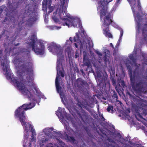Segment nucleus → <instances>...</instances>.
<instances>
[{
  "label": "nucleus",
  "instance_id": "nucleus-1",
  "mask_svg": "<svg viewBox=\"0 0 147 147\" xmlns=\"http://www.w3.org/2000/svg\"><path fill=\"white\" fill-rule=\"evenodd\" d=\"M33 71L32 64L30 63L23 64L19 66V90L29 98H32V96L29 90L27 89L26 86H32L36 91L37 95L39 98H43V95L39 91V89L35 86L32 82Z\"/></svg>",
  "mask_w": 147,
  "mask_h": 147
},
{
  "label": "nucleus",
  "instance_id": "nucleus-2",
  "mask_svg": "<svg viewBox=\"0 0 147 147\" xmlns=\"http://www.w3.org/2000/svg\"><path fill=\"white\" fill-rule=\"evenodd\" d=\"M48 48L50 52L56 53L58 57L57 64V74L55 81V86L57 91L59 93L62 100H63L64 95L63 92L61 91L62 88L60 86L59 80L60 75L62 77L64 76V72L60 70V69H63L61 63L62 60L64 59L63 55V51L60 46H58L55 44L49 45Z\"/></svg>",
  "mask_w": 147,
  "mask_h": 147
},
{
  "label": "nucleus",
  "instance_id": "nucleus-3",
  "mask_svg": "<svg viewBox=\"0 0 147 147\" xmlns=\"http://www.w3.org/2000/svg\"><path fill=\"white\" fill-rule=\"evenodd\" d=\"M2 49L0 45V61L2 67V72L7 80L11 82V84L18 89V78L14 77L9 68V61L7 59L6 56L2 57L1 53Z\"/></svg>",
  "mask_w": 147,
  "mask_h": 147
},
{
  "label": "nucleus",
  "instance_id": "nucleus-4",
  "mask_svg": "<svg viewBox=\"0 0 147 147\" xmlns=\"http://www.w3.org/2000/svg\"><path fill=\"white\" fill-rule=\"evenodd\" d=\"M37 40L36 36L34 35H32L31 37V39L29 41L27 42L26 43L28 45V46L31 47L32 50L37 55H42L45 53V47L44 44L42 42H39V46L38 47L37 46H36V42Z\"/></svg>",
  "mask_w": 147,
  "mask_h": 147
},
{
  "label": "nucleus",
  "instance_id": "nucleus-5",
  "mask_svg": "<svg viewBox=\"0 0 147 147\" xmlns=\"http://www.w3.org/2000/svg\"><path fill=\"white\" fill-rule=\"evenodd\" d=\"M34 106V103L30 102L28 104H24L19 107V119L25 130L27 132L28 131V129L27 127L26 122V118L25 112Z\"/></svg>",
  "mask_w": 147,
  "mask_h": 147
},
{
  "label": "nucleus",
  "instance_id": "nucleus-6",
  "mask_svg": "<svg viewBox=\"0 0 147 147\" xmlns=\"http://www.w3.org/2000/svg\"><path fill=\"white\" fill-rule=\"evenodd\" d=\"M132 88L135 93L139 95L147 93V79L145 81L140 78L136 80Z\"/></svg>",
  "mask_w": 147,
  "mask_h": 147
},
{
  "label": "nucleus",
  "instance_id": "nucleus-7",
  "mask_svg": "<svg viewBox=\"0 0 147 147\" xmlns=\"http://www.w3.org/2000/svg\"><path fill=\"white\" fill-rule=\"evenodd\" d=\"M66 13L65 11L62 10L61 12V9L59 10V14L61 19L62 21V23L63 26H67L68 27L73 26L75 27L77 26V23L75 21V20L71 18L70 20L65 18Z\"/></svg>",
  "mask_w": 147,
  "mask_h": 147
},
{
  "label": "nucleus",
  "instance_id": "nucleus-8",
  "mask_svg": "<svg viewBox=\"0 0 147 147\" xmlns=\"http://www.w3.org/2000/svg\"><path fill=\"white\" fill-rule=\"evenodd\" d=\"M52 2L51 0H44L42 1V10L45 12L44 15L45 19L54 9L55 6H51Z\"/></svg>",
  "mask_w": 147,
  "mask_h": 147
},
{
  "label": "nucleus",
  "instance_id": "nucleus-9",
  "mask_svg": "<svg viewBox=\"0 0 147 147\" xmlns=\"http://www.w3.org/2000/svg\"><path fill=\"white\" fill-rule=\"evenodd\" d=\"M126 66L128 71L130 79V85L132 87L134 83L136 82V77L137 74L136 71L137 69H135L132 72L130 64H127Z\"/></svg>",
  "mask_w": 147,
  "mask_h": 147
},
{
  "label": "nucleus",
  "instance_id": "nucleus-10",
  "mask_svg": "<svg viewBox=\"0 0 147 147\" xmlns=\"http://www.w3.org/2000/svg\"><path fill=\"white\" fill-rule=\"evenodd\" d=\"M98 80L99 83V85L100 87V90L101 91H105L106 90V86L108 85L109 86V83L105 82V80L104 79L100 74H97Z\"/></svg>",
  "mask_w": 147,
  "mask_h": 147
},
{
  "label": "nucleus",
  "instance_id": "nucleus-11",
  "mask_svg": "<svg viewBox=\"0 0 147 147\" xmlns=\"http://www.w3.org/2000/svg\"><path fill=\"white\" fill-rule=\"evenodd\" d=\"M77 113L78 117L83 121L88 122L89 121V116L84 109H81L80 111L77 112Z\"/></svg>",
  "mask_w": 147,
  "mask_h": 147
},
{
  "label": "nucleus",
  "instance_id": "nucleus-12",
  "mask_svg": "<svg viewBox=\"0 0 147 147\" xmlns=\"http://www.w3.org/2000/svg\"><path fill=\"white\" fill-rule=\"evenodd\" d=\"M111 18V15L109 14L105 17L102 25L103 27H105L109 26L110 24L113 22Z\"/></svg>",
  "mask_w": 147,
  "mask_h": 147
},
{
  "label": "nucleus",
  "instance_id": "nucleus-13",
  "mask_svg": "<svg viewBox=\"0 0 147 147\" xmlns=\"http://www.w3.org/2000/svg\"><path fill=\"white\" fill-rule=\"evenodd\" d=\"M18 53L17 52H16L15 54H13V55L14 56L16 55L15 57H14L13 59V61L14 63L15 67L16 69V71L17 74H18Z\"/></svg>",
  "mask_w": 147,
  "mask_h": 147
},
{
  "label": "nucleus",
  "instance_id": "nucleus-14",
  "mask_svg": "<svg viewBox=\"0 0 147 147\" xmlns=\"http://www.w3.org/2000/svg\"><path fill=\"white\" fill-rule=\"evenodd\" d=\"M77 84L78 87L79 88H82L85 86L88 87L89 86L87 82L84 80H83L81 78H78L77 80Z\"/></svg>",
  "mask_w": 147,
  "mask_h": 147
},
{
  "label": "nucleus",
  "instance_id": "nucleus-15",
  "mask_svg": "<svg viewBox=\"0 0 147 147\" xmlns=\"http://www.w3.org/2000/svg\"><path fill=\"white\" fill-rule=\"evenodd\" d=\"M131 99L138 105H140L141 102V99L139 97L134 95L132 96L130 93L129 94Z\"/></svg>",
  "mask_w": 147,
  "mask_h": 147
},
{
  "label": "nucleus",
  "instance_id": "nucleus-16",
  "mask_svg": "<svg viewBox=\"0 0 147 147\" xmlns=\"http://www.w3.org/2000/svg\"><path fill=\"white\" fill-rule=\"evenodd\" d=\"M106 27V28L103 30L104 34L109 38H112L113 36L109 31V27Z\"/></svg>",
  "mask_w": 147,
  "mask_h": 147
},
{
  "label": "nucleus",
  "instance_id": "nucleus-17",
  "mask_svg": "<svg viewBox=\"0 0 147 147\" xmlns=\"http://www.w3.org/2000/svg\"><path fill=\"white\" fill-rule=\"evenodd\" d=\"M142 30V35L144 36V39L146 40V37H147V24H144Z\"/></svg>",
  "mask_w": 147,
  "mask_h": 147
},
{
  "label": "nucleus",
  "instance_id": "nucleus-18",
  "mask_svg": "<svg viewBox=\"0 0 147 147\" xmlns=\"http://www.w3.org/2000/svg\"><path fill=\"white\" fill-rule=\"evenodd\" d=\"M107 9L103 7L101 10L100 12V20H102V17L105 16L107 13Z\"/></svg>",
  "mask_w": 147,
  "mask_h": 147
},
{
  "label": "nucleus",
  "instance_id": "nucleus-19",
  "mask_svg": "<svg viewBox=\"0 0 147 147\" xmlns=\"http://www.w3.org/2000/svg\"><path fill=\"white\" fill-rule=\"evenodd\" d=\"M137 18L138 20V21L137 22V29L138 31H139L141 29V24L140 23V21L141 17L139 13L137 14Z\"/></svg>",
  "mask_w": 147,
  "mask_h": 147
},
{
  "label": "nucleus",
  "instance_id": "nucleus-20",
  "mask_svg": "<svg viewBox=\"0 0 147 147\" xmlns=\"http://www.w3.org/2000/svg\"><path fill=\"white\" fill-rule=\"evenodd\" d=\"M18 51L17 49H14L12 50L11 49H9L8 48H6L5 52L6 54L7 55H10V54L11 53H12L13 52H16V51Z\"/></svg>",
  "mask_w": 147,
  "mask_h": 147
},
{
  "label": "nucleus",
  "instance_id": "nucleus-21",
  "mask_svg": "<svg viewBox=\"0 0 147 147\" xmlns=\"http://www.w3.org/2000/svg\"><path fill=\"white\" fill-rule=\"evenodd\" d=\"M36 19V17L35 16L31 17L27 20V23L29 25H31L35 21Z\"/></svg>",
  "mask_w": 147,
  "mask_h": 147
},
{
  "label": "nucleus",
  "instance_id": "nucleus-22",
  "mask_svg": "<svg viewBox=\"0 0 147 147\" xmlns=\"http://www.w3.org/2000/svg\"><path fill=\"white\" fill-rule=\"evenodd\" d=\"M29 129L31 130L32 132V136H36V133L35 131V130L33 128V126L32 125L29 124Z\"/></svg>",
  "mask_w": 147,
  "mask_h": 147
},
{
  "label": "nucleus",
  "instance_id": "nucleus-23",
  "mask_svg": "<svg viewBox=\"0 0 147 147\" xmlns=\"http://www.w3.org/2000/svg\"><path fill=\"white\" fill-rule=\"evenodd\" d=\"M74 40L75 42H79L81 41V40L79 36L78 33H76V36H75L74 38Z\"/></svg>",
  "mask_w": 147,
  "mask_h": 147
},
{
  "label": "nucleus",
  "instance_id": "nucleus-24",
  "mask_svg": "<svg viewBox=\"0 0 147 147\" xmlns=\"http://www.w3.org/2000/svg\"><path fill=\"white\" fill-rule=\"evenodd\" d=\"M128 1L132 9L133 10L136 3V0H128Z\"/></svg>",
  "mask_w": 147,
  "mask_h": 147
},
{
  "label": "nucleus",
  "instance_id": "nucleus-25",
  "mask_svg": "<svg viewBox=\"0 0 147 147\" xmlns=\"http://www.w3.org/2000/svg\"><path fill=\"white\" fill-rule=\"evenodd\" d=\"M83 62L84 65L86 66L89 67L90 65V63L88 60L85 58V56H84L83 58Z\"/></svg>",
  "mask_w": 147,
  "mask_h": 147
},
{
  "label": "nucleus",
  "instance_id": "nucleus-26",
  "mask_svg": "<svg viewBox=\"0 0 147 147\" xmlns=\"http://www.w3.org/2000/svg\"><path fill=\"white\" fill-rule=\"evenodd\" d=\"M67 139L71 143H74V142L76 141L74 137L69 136H67Z\"/></svg>",
  "mask_w": 147,
  "mask_h": 147
},
{
  "label": "nucleus",
  "instance_id": "nucleus-27",
  "mask_svg": "<svg viewBox=\"0 0 147 147\" xmlns=\"http://www.w3.org/2000/svg\"><path fill=\"white\" fill-rule=\"evenodd\" d=\"M129 59L132 61L134 63H136V59L134 57V54H130L129 55Z\"/></svg>",
  "mask_w": 147,
  "mask_h": 147
},
{
  "label": "nucleus",
  "instance_id": "nucleus-28",
  "mask_svg": "<svg viewBox=\"0 0 147 147\" xmlns=\"http://www.w3.org/2000/svg\"><path fill=\"white\" fill-rule=\"evenodd\" d=\"M64 127L66 129L67 132H71L73 131V129L69 126L68 124V125L65 124Z\"/></svg>",
  "mask_w": 147,
  "mask_h": 147
},
{
  "label": "nucleus",
  "instance_id": "nucleus-29",
  "mask_svg": "<svg viewBox=\"0 0 147 147\" xmlns=\"http://www.w3.org/2000/svg\"><path fill=\"white\" fill-rule=\"evenodd\" d=\"M107 110L109 112H110L111 110L112 113H114V110H113V106L108 104V106L107 108Z\"/></svg>",
  "mask_w": 147,
  "mask_h": 147
},
{
  "label": "nucleus",
  "instance_id": "nucleus-30",
  "mask_svg": "<svg viewBox=\"0 0 147 147\" xmlns=\"http://www.w3.org/2000/svg\"><path fill=\"white\" fill-rule=\"evenodd\" d=\"M21 51L22 53H24L25 54L27 55L30 53V51L28 50V49L25 48L22 49Z\"/></svg>",
  "mask_w": 147,
  "mask_h": 147
},
{
  "label": "nucleus",
  "instance_id": "nucleus-31",
  "mask_svg": "<svg viewBox=\"0 0 147 147\" xmlns=\"http://www.w3.org/2000/svg\"><path fill=\"white\" fill-rule=\"evenodd\" d=\"M120 32H121V34H120V38H119V40L118 41V42L117 43V44H116V45L115 46V47L116 48H117L119 47V43H118V42L119 41V42L120 41V40L121 39V38L122 37V36L123 35V30H122V29H121V30Z\"/></svg>",
  "mask_w": 147,
  "mask_h": 147
},
{
  "label": "nucleus",
  "instance_id": "nucleus-32",
  "mask_svg": "<svg viewBox=\"0 0 147 147\" xmlns=\"http://www.w3.org/2000/svg\"><path fill=\"white\" fill-rule=\"evenodd\" d=\"M113 94L112 95V97L114 99H115L117 101L118 97L117 93L115 90L113 91Z\"/></svg>",
  "mask_w": 147,
  "mask_h": 147
},
{
  "label": "nucleus",
  "instance_id": "nucleus-33",
  "mask_svg": "<svg viewBox=\"0 0 147 147\" xmlns=\"http://www.w3.org/2000/svg\"><path fill=\"white\" fill-rule=\"evenodd\" d=\"M18 108H17L15 111L14 113V117L16 119H18Z\"/></svg>",
  "mask_w": 147,
  "mask_h": 147
},
{
  "label": "nucleus",
  "instance_id": "nucleus-34",
  "mask_svg": "<svg viewBox=\"0 0 147 147\" xmlns=\"http://www.w3.org/2000/svg\"><path fill=\"white\" fill-rule=\"evenodd\" d=\"M65 51L67 53L69 57L70 56H71V51L70 49L69 48H67L66 49H65Z\"/></svg>",
  "mask_w": 147,
  "mask_h": 147
},
{
  "label": "nucleus",
  "instance_id": "nucleus-35",
  "mask_svg": "<svg viewBox=\"0 0 147 147\" xmlns=\"http://www.w3.org/2000/svg\"><path fill=\"white\" fill-rule=\"evenodd\" d=\"M107 56H105L104 57V60L105 61V63L106 64L107 62H109V61L107 57Z\"/></svg>",
  "mask_w": 147,
  "mask_h": 147
},
{
  "label": "nucleus",
  "instance_id": "nucleus-36",
  "mask_svg": "<svg viewBox=\"0 0 147 147\" xmlns=\"http://www.w3.org/2000/svg\"><path fill=\"white\" fill-rule=\"evenodd\" d=\"M57 111H58L56 113V114L57 115H58V114H59V113L60 115H61L62 114V109L61 108L59 107Z\"/></svg>",
  "mask_w": 147,
  "mask_h": 147
},
{
  "label": "nucleus",
  "instance_id": "nucleus-37",
  "mask_svg": "<svg viewBox=\"0 0 147 147\" xmlns=\"http://www.w3.org/2000/svg\"><path fill=\"white\" fill-rule=\"evenodd\" d=\"M35 140H36V138L35 136H31V139L30 140V142H29L28 143H31V142H32L34 141L35 142Z\"/></svg>",
  "mask_w": 147,
  "mask_h": 147
},
{
  "label": "nucleus",
  "instance_id": "nucleus-38",
  "mask_svg": "<svg viewBox=\"0 0 147 147\" xmlns=\"http://www.w3.org/2000/svg\"><path fill=\"white\" fill-rule=\"evenodd\" d=\"M48 139L47 138H46L44 137L43 138H42L41 139V142L42 143L46 142L47 141H48Z\"/></svg>",
  "mask_w": 147,
  "mask_h": 147
},
{
  "label": "nucleus",
  "instance_id": "nucleus-39",
  "mask_svg": "<svg viewBox=\"0 0 147 147\" xmlns=\"http://www.w3.org/2000/svg\"><path fill=\"white\" fill-rule=\"evenodd\" d=\"M110 51L108 49L105 50V56H108L110 55Z\"/></svg>",
  "mask_w": 147,
  "mask_h": 147
},
{
  "label": "nucleus",
  "instance_id": "nucleus-40",
  "mask_svg": "<svg viewBox=\"0 0 147 147\" xmlns=\"http://www.w3.org/2000/svg\"><path fill=\"white\" fill-rule=\"evenodd\" d=\"M52 19L55 22H57L59 20L57 18L56 16H52Z\"/></svg>",
  "mask_w": 147,
  "mask_h": 147
},
{
  "label": "nucleus",
  "instance_id": "nucleus-41",
  "mask_svg": "<svg viewBox=\"0 0 147 147\" xmlns=\"http://www.w3.org/2000/svg\"><path fill=\"white\" fill-rule=\"evenodd\" d=\"M138 7L139 9H141V6L140 5V0H137Z\"/></svg>",
  "mask_w": 147,
  "mask_h": 147
},
{
  "label": "nucleus",
  "instance_id": "nucleus-42",
  "mask_svg": "<svg viewBox=\"0 0 147 147\" xmlns=\"http://www.w3.org/2000/svg\"><path fill=\"white\" fill-rule=\"evenodd\" d=\"M24 147H31V143H28V145H26V144H25L24 145Z\"/></svg>",
  "mask_w": 147,
  "mask_h": 147
},
{
  "label": "nucleus",
  "instance_id": "nucleus-43",
  "mask_svg": "<svg viewBox=\"0 0 147 147\" xmlns=\"http://www.w3.org/2000/svg\"><path fill=\"white\" fill-rule=\"evenodd\" d=\"M121 83L122 86L123 88H124L125 86V82H124L123 80H121Z\"/></svg>",
  "mask_w": 147,
  "mask_h": 147
},
{
  "label": "nucleus",
  "instance_id": "nucleus-44",
  "mask_svg": "<svg viewBox=\"0 0 147 147\" xmlns=\"http://www.w3.org/2000/svg\"><path fill=\"white\" fill-rule=\"evenodd\" d=\"M113 84L115 85L116 84V80L114 78H112L111 79Z\"/></svg>",
  "mask_w": 147,
  "mask_h": 147
},
{
  "label": "nucleus",
  "instance_id": "nucleus-45",
  "mask_svg": "<svg viewBox=\"0 0 147 147\" xmlns=\"http://www.w3.org/2000/svg\"><path fill=\"white\" fill-rule=\"evenodd\" d=\"M95 52L97 55H98L100 56H102V54L101 53L99 52V51H97V50L96 51H95Z\"/></svg>",
  "mask_w": 147,
  "mask_h": 147
},
{
  "label": "nucleus",
  "instance_id": "nucleus-46",
  "mask_svg": "<svg viewBox=\"0 0 147 147\" xmlns=\"http://www.w3.org/2000/svg\"><path fill=\"white\" fill-rule=\"evenodd\" d=\"M100 131L103 135H104L105 136H107V132L106 131H105L103 130H100Z\"/></svg>",
  "mask_w": 147,
  "mask_h": 147
},
{
  "label": "nucleus",
  "instance_id": "nucleus-47",
  "mask_svg": "<svg viewBox=\"0 0 147 147\" xmlns=\"http://www.w3.org/2000/svg\"><path fill=\"white\" fill-rule=\"evenodd\" d=\"M65 17H67L68 18H70V15L68 13L66 12V13H65Z\"/></svg>",
  "mask_w": 147,
  "mask_h": 147
},
{
  "label": "nucleus",
  "instance_id": "nucleus-48",
  "mask_svg": "<svg viewBox=\"0 0 147 147\" xmlns=\"http://www.w3.org/2000/svg\"><path fill=\"white\" fill-rule=\"evenodd\" d=\"M79 57V54L77 52H76L75 55V57L76 58H77Z\"/></svg>",
  "mask_w": 147,
  "mask_h": 147
},
{
  "label": "nucleus",
  "instance_id": "nucleus-49",
  "mask_svg": "<svg viewBox=\"0 0 147 147\" xmlns=\"http://www.w3.org/2000/svg\"><path fill=\"white\" fill-rule=\"evenodd\" d=\"M138 117L140 118H141L142 119H143V118L142 116L140 114V113H139V114H138ZM144 119V120H145V119Z\"/></svg>",
  "mask_w": 147,
  "mask_h": 147
},
{
  "label": "nucleus",
  "instance_id": "nucleus-50",
  "mask_svg": "<svg viewBox=\"0 0 147 147\" xmlns=\"http://www.w3.org/2000/svg\"><path fill=\"white\" fill-rule=\"evenodd\" d=\"M68 1L69 0H63V5H64L65 2L67 3H68Z\"/></svg>",
  "mask_w": 147,
  "mask_h": 147
},
{
  "label": "nucleus",
  "instance_id": "nucleus-51",
  "mask_svg": "<svg viewBox=\"0 0 147 147\" xmlns=\"http://www.w3.org/2000/svg\"><path fill=\"white\" fill-rule=\"evenodd\" d=\"M121 0H117L116 3L117 4H119L120 3Z\"/></svg>",
  "mask_w": 147,
  "mask_h": 147
},
{
  "label": "nucleus",
  "instance_id": "nucleus-52",
  "mask_svg": "<svg viewBox=\"0 0 147 147\" xmlns=\"http://www.w3.org/2000/svg\"><path fill=\"white\" fill-rule=\"evenodd\" d=\"M69 40L71 41V42H73V40H72V38L71 37H70L69 38Z\"/></svg>",
  "mask_w": 147,
  "mask_h": 147
},
{
  "label": "nucleus",
  "instance_id": "nucleus-53",
  "mask_svg": "<svg viewBox=\"0 0 147 147\" xmlns=\"http://www.w3.org/2000/svg\"><path fill=\"white\" fill-rule=\"evenodd\" d=\"M56 14H57V11H56V12H55L53 13V15L52 16H56Z\"/></svg>",
  "mask_w": 147,
  "mask_h": 147
},
{
  "label": "nucleus",
  "instance_id": "nucleus-54",
  "mask_svg": "<svg viewBox=\"0 0 147 147\" xmlns=\"http://www.w3.org/2000/svg\"><path fill=\"white\" fill-rule=\"evenodd\" d=\"M110 46L111 47H112L113 48V49H114V46L113 45V44L112 43H110Z\"/></svg>",
  "mask_w": 147,
  "mask_h": 147
},
{
  "label": "nucleus",
  "instance_id": "nucleus-55",
  "mask_svg": "<svg viewBox=\"0 0 147 147\" xmlns=\"http://www.w3.org/2000/svg\"><path fill=\"white\" fill-rule=\"evenodd\" d=\"M74 46H75L76 48H78V45H77V44L76 43H74Z\"/></svg>",
  "mask_w": 147,
  "mask_h": 147
},
{
  "label": "nucleus",
  "instance_id": "nucleus-56",
  "mask_svg": "<svg viewBox=\"0 0 147 147\" xmlns=\"http://www.w3.org/2000/svg\"><path fill=\"white\" fill-rule=\"evenodd\" d=\"M121 86L119 84V87H118V88L119 89H121Z\"/></svg>",
  "mask_w": 147,
  "mask_h": 147
},
{
  "label": "nucleus",
  "instance_id": "nucleus-57",
  "mask_svg": "<svg viewBox=\"0 0 147 147\" xmlns=\"http://www.w3.org/2000/svg\"><path fill=\"white\" fill-rule=\"evenodd\" d=\"M98 4H99L100 3H101V5H102V3H103L102 2H101V1H98Z\"/></svg>",
  "mask_w": 147,
  "mask_h": 147
},
{
  "label": "nucleus",
  "instance_id": "nucleus-58",
  "mask_svg": "<svg viewBox=\"0 0 147 147\" xmlns=\"http://www.w3.org/2000/svg\"><path fill=\"white\" fill-rule=\"evenodd\" d=\"M129 143L130 144H132V142L131 141H129Z\"/></svg>",
  "mask_w": 147,
  "mask_h": 147
},
{
  "label": "nucleus",
  "instance_id": "nucleus-59",
  "mask_svg": "<svg viewBox=\"0 0 147 147\" xmlns=\"http://www.w3.org/2000/svg\"><path fill=\"white\" fill-rule=\"evenodd\" d=\"M117 145H113V146H112L113 147H117Z\"/></svg>",
  "mask_w": 147,
  "mask_h": 147
},
{
  "label": "nucleus",
  "instance_id": "nucleus-60",
  "mask_svg": "<svg viewBox=\"0 0 147 147\" xmlns=\"http://www.w3.org/2000/svg\"><path fill=\"white\" fill-rule=\"evenodd\" d=\"M20 23H19V32H20V30H21L20 29V25H19L20 24Z\"/></svg>",
  "mask_w": 147,
  "mask_h": 147
},
{
  "label": "nucleus",
  "instance_id": "nucleus-61",
  "mask_svg": "<svg viewBox=\"0 0 147 147\" xmlns=\"http://www.w3.org/2000/svg\"><path fill=\"white\" fill-rule=\"evenodd\" d=\"M71 122L72 123V124L74 125V122L73 121H71Z\"/></svg>",
  "mask_w": 147,
  "mask_h": 147
},
{
  "label": "nucleus",
  "instance_id": "nucleus-62",
  "mask_svg": "<svg viewBox=\"0 0 147 147\" xmlns=\"http://www.w3.org/2000/svg\"><path fill=\"white\" fill-rule=\"evenodd\" d=\"M112 141H113V140H110V139H109V142H112Z\"/></svg>",
  "mask_w": 147,
  "mask_h": 147
},
{
  "label": "nucleus",
  "instance_id": "nucleus-63",
  "mask_svg": "<svg viewBox=\"0 0 147 147\" xmlns=\"http://www.w3.org/2000/svg\"><path fill=\"white\" fill-rule=\"evenodd\" d=\"M2 10V9L1 8H0V14L1 13V12Z\"/></svg>",
  "mask_w": 147,
  "mask_h": 147
},
{
  "label": "nucleus",
  "instance_id": "nucleus-64",
  "mask_svg": "<svg viewBox=\"0 0 147 147\" xmlns=\"http://www.w3.org/2000/svg\"><path fill=\"white\" fill-rule=\"evenodd\" d=\"M102 119H105V118H104V117H103V116H102Z\"/></svg>",
  "mask_w": 147,
  "mask_h": 147
}]
</instances>
